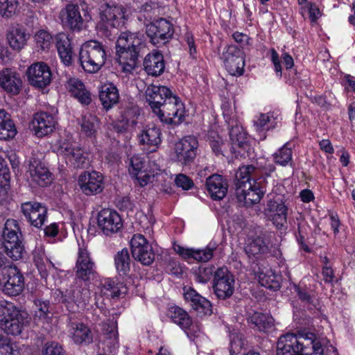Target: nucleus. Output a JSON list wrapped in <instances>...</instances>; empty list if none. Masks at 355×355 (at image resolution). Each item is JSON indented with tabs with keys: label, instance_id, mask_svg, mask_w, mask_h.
Segmentation results:
<instances>
[{
	"label": "nucleus",
	"instance_id": "nucleus-1",
	"mask_svg": "<svg viewBox=\"0 0 355 355\" xmlns=\"http://www.w3.org/2000/svg\"><path fill=\"white\" fill-rule=\"evenodd\" d=\"M262 172L253 165L239 168L234 180L236 196L245 206L259 202L266 190Z\"/></svg>",
	"mask_w": 355,
	"mask_h": 355
},
{
	"label": "nucleus",
	"instance_id": "nucleus-2",
	"mask_svg": "<svg viewBox=\"0 0 355 355\" xmlns=\"http://www.w3.org/2000/svg\"><path fill=\"white\" fill-rule=\"evenodd\" d=\"M277 355H323V348L315 334H287L279 337Z\"/></svg>",
	"mask_w": 355,
	"mask_h": 355
},
{
	"label": "nucleus",
	"instance_id": "nucleus-3",
	"mask_svg": "<svg viewBox=\"0 0 355 355\" xmlns=\"http://www.w3.org/2000/svg\"><path fill=\"white\" fill-rule=\"evenodd\" d=\"M142 46L143 40L138 33L120 34L116 44V60L123 71L130 73L135 69Z\"/></svg>",
	"mask_w": 355,
	"mask_h": 355
},
{
	"label": "nucleus",
	"instance_id": "nucleus-4",
	"mask_svg": "<svg viewBox=\"0 0 355 355\" xmlns=\"http://www.w3.org/2000/svg\"><path fill=\"white\" fill-rule=\"evenodd\" d=\"M1 248L6 249V254L13 260L23 258L26 250L22 241V234L18 222L8 219L2 233Z\"/></svg>",
	"mask_w": 355,
	"mask_h": 355
},
{
	"label": "nucleus",
	"instance_id": "nucleus-5",
	"mask_svg": "<svg viewBox=\"0 0 355 355\" xmlns=\"http://www.w3.org/2000/svg\"><path fill=\"white\" fill-rule=\"evenodd\" d=\"M106 59L105 51L97 41H88L80 47L79 60L83 69L88 73L98 71L105 64Z\"/></svg>",
	"mask_w": 355,
	"mask_h": 355
},
{
	"label": "nucleus",
	"instance_id": "nucleus-6",
	"mask_svg": "<svg viewBox=\"0 0 355 355\" xmlns=\"http://www.w3.org/2000/svg\"><path fill=\"white\" fill-rule=\"evenodd\" d=\"M129 16L128 8L119 4L103 3L99 8L98 27L108 30L122 26Z\"/></svg>",
	"mask_w": 355,
	"mask_h": 355
},
{
	"label": "nucleus",
	"instance_id": "nucleus-7",
	"mask_svg": "<svg viewBox=\"0 0 355 355\" xmlns=\"http://www.w3.org/2000/svg\"><path fill=\"white\" fill-rule=\"evenodd\" d=\"M24 326V318L17 307L11 302H0V327L8 334L17 336L21 334Z\"/></svg>",
	"mask_w": 355,
	"mask_h": 355
},
{
	"label": "nucleus",
	"instance_id": "nucleus-8",
	"mask_svg": "<svg viewBox=\"0 0 355 355\" xmlns=\"http://www.w3.org/2000/svg\"><path fill=\"white\" fill-rule=\"evenodd\" d=\"M0 286L9 296H17L24 291V278L15 266L10 264L0 268Z\"/></svg>",
	"mask_w": 355,
	"mask_h": 355
},
{
	"label": "nucleus",
	"instance_id": "nucleus-9",
	"mask_svg": "<svg viewBox=\"0 0 355 355\" xmlns=\"http://www.w3.org/2000/svg\"><path fill=\"white\" fill-rule=\"evenodd\" d=\"M185 109L184 104L176 95H169L166 97L162 110H158V118L162 122L167 124L178 125L184 117Z\"/></svg>",
	"mask_w": 355,
	"mask_h": 355
},
{
	"label": "nucleus",
	"instance_id": "nucleus-10",
	"mask_svg": "<svg viewBox=\"0 0 355 355\" xmlns=\"http://www.w3.org/2000/svg\"><path fill=\"white\" fill-rule=\"evenodd\" d=\"M55 151L64 156L67 162L75 168H85L89 165L83 151L69 139H60L54 145Z\"/></svg>",
	"mask_w": 355,
	"mask_h": 355
},
{
	"label": "nucleus",
	"instance_id": "nucleus-11",
	"mask_svg": "<svg viewBox=\"0 0 355 355\" xmlns=\"http://www.w3.org/2000/svg\"><path fill=\"white\" fill-rule=\"evenodd\" d=\"M59 293L61 295V302L71 313L83 310L91 297L90 291L87 288H71L64 292L59 291Z\"/></svg>",
	"mask_w": 355,
	"mask_h": 355
},
{
	"label": "nucleus",
	"instance_id": "nucleus-12",
	"mask_svg": "<svg viewBox=\"0 0 355 355\" xmlns=\"http://www.w3.org/2000/svg\"><path fill=\"white\" fill-rule=\"evenodd\" d=\"M234 276L225 267L219 268L214 275L213 288L218 298L225 300L231 297L234 290Z\"/></svg>",
	"mask_w": 355,
	"mask_h": 355
},
{
	"label": "nucleus",
	"instance_id": "nucleus-13",
	"mask_svg": "<svg viewBox=\"0 0 355 355\" xmlns=\"http://www.w3.org/2000/svg\"><path fill=\"white\" fill-rule=\"evenodd\" d=\"M146 32L150 42L157 46L164 44L173 34L172 24L164 19H159L146 26Z\"/></svg>",
	"mask_w": 355,
	"mask_h": 355
},
{
	"label": "nucleus",
	"instance_id": "nucleus-14",
	"mask_svg": "<svg viewBox=\"0 0 355 355\" xmlns=\"http://www.w3.org/2000/svg\"><path fill=\"white\" fill-rule=\"evenodd\" d=\"M97 225L105 235L110 236L121 230L123 222L120 215L115 210L103 209L98 214Z\"/></svg>",
	"mask_w": 355,
	"mask_h": 355
},
{
	"label": "nucleus",
	"instance_id": "nucleus-15",
	"mask_svg": "<svg viewBox=\"0 0 355 355\" xmlns=\"http://www.w3.org/2000/svg\"><path fill=\"white\" fill-rule=\"evenodd\" d=\"M198 143L193 136H187L175 145V159L182 165L191 163L196 156Z\"/></svg>",
	"mask_w": 355,
	"mask_h": 355
},
{
	"label": "nucleus",
	"instance_id": "nucleus-16",
	"mask_svg": "<svg viewBox=\"0 0 355 355\" xmlns=\"http://www.w3.org/2000/svg\"><path fill=\"white\" fill-rule=\"evenodd\" d=\"M78 183L81 191L86 196L98 194L104 188L102 174L95 171L83 172L78 177Z\"/></svg>",
	"mask_w": 355,
	"mask_h": 355
},
{
	"label": "nucleus",
	"instance_id": "nucleus-17",
	"mask_svg": "<svg viewBox=\"0 0 355 355\" xmlns=\"http://www.w3.org/2000/svg\"><path fill=\"white\" fill-rule=\"evenodd\" d=\"M31 180L40 187H46L52 181L51 174L36 154L32 153L28 160V170Z\"/></svg>",
	"mask_w": 355,
	"mask_h": 355
},
{
	"label": "nucleus",
	"instance_id": "nucleus-18",
	"mask_svg": "<svg viewBox=\"0 0 355 355\" xmlns=\"http://www.w3.org/2000/svg\"><path fill=\"white\" fill-rule=\"evenodd\" d=\"M74 270L76 278L78 280L87 282L94 277L96 266L87 250L79 248Z\"/></svg>",
	"mask_w": 355,
	"mask_h": 355
},
{
	"label": "nucleus",
	"instance_id": "nucleus-19",
	"mask_svg": "<svg viewBox=\"0 0 355 355\" xmlns=\"http://www.w3.org/2000/svg\"><path fill=\"white\" fill-rule=\"evenodd\" d=\"M27 78L30 85L35 87L44 88L51 81V72L44 62L31 64L27 69Z\"/></svg>",
	"mask_w": 355,
	"mask_h": 355
},
{
	"label": "nucleus",
	"instance_id": "nucleus-20",
	"mask_svg": "<svg viewBox=\"0 0 355 355\" xmlns=\"http://www.w3.org/2000/svg\"><path fill=\"white\" fill-rule=\"evenodd\" d=\"M225 67L233 76H241L243 73L244 58L243 52L235 46H229L223 53Z\"/></svg>",
	"mask_w": 355,
	"mask_h": 355
},
{
	"label": "nucleus",
	"instance_id": "nucleus-21",
	"mask_svg": "<svg viewBox=\"0 0 355 355\" xmlns=\"http://www.w3.org/2000/svg\"><path fill=\"white\" fill-rule=\"evenodd\" d=\"M21 211L31 225L40 228L46 218L47 209L37 202H26L21 204Z\"/></svg>",
	"mask_w": 355,
	"mask_h": 355
},
{
	"label": "nucleus",
	"instance_id": "nucleus-22",
	"mask_svg": "<svg viewBox=\"0 0 355 355\" xmlns=\"http://www.w3.org/2000/svg\"><path fill=\"white\" fill-rule=\"evenodd\" d=\"M54 117L44 112L34 114L31 122V130L37 137H43L53 132L55 126Z\"/></svg>",
	"mask_w": 355,
	"mask_h": 355
},
{
	"label": "nucleus",
	"instance_id": "nucleus-23",
	"mask_svg": "<svg viewBox=\"0 0 355 355\" xmlns=\"http://www.w3.org/2000/svg\"><path fill=\"white\" fill-rule=\"evenodd\" d=\"M173 249L177 254L184 259H193L197 261L206 262L213 257L216 245L210 243L205 248L199 250L186 248L179 245H175Z\"/></svg>",
	"mask_w": 355,
	"mask_h": 355
},
{
	"label": "nucleus",
	"instance_id": "nucleus-24",
	"mask_svg": "<svg viewBox=\"0 0 355 355\" xmlns=\"http://www.w3.org/2000/svg\"><path fill=\"white\" fill-rule=\"evenodd\" d=\"M59 18L64 26L71 29L80 31L83 26V19L79 8L73 4H68L62 8Z\"/></svg>",
	"mask_w": 355,
	"mask_h": 355
},
{
	"label": "nucleus",
	"instance_id": "nucleus-25",
	"mask_svg": "<svg viewBox=\"0 0 355 355\" xmlns=\"http://www.w3.org/2000/svg\"><path fill=\"white\" fill-rule=\"evenodd\" d=\"M184 299L200 316L209 315L212 313L211 304L209 300L198 294L193 288H188L184 293Z\"/></svg>",
	"mask_w": 355,
	"mask_h": 355
},
{
	"label": "nucleus",
	"instance_id": "nucleus-26",
	"mask_svg": "<svg viewBox=\"0 0 355 355\" xmlns=\"http://www.w3.org/2000/svg\"><path fill=\"white\" fill-rule=\"evenodd\" d=\"M206 187L214 200H222L227 193L228 184L223 176L214 174L206 180Z\"/></svg>",
	"mask_w": 355,
	"mask_h": 355
},
{
	"label": "nucleus",
	"instance_id": "nucleus-27",
	"mask_svg": "<svg viewBox=\"0 0 355 355\" xmlns=\"http://www.w3.org/2000/svg\"><path fill=\"white\" fill-rule=\"evenodd\" d=\"M268 210L273 224L277 228H282L287 223L288 207L282 201L270 200Z\"/></svg>",
	"mask_w": 355,
	"mask_h": 355
},
{
	"label": "nucleus",
	"instance_id": "nucleus-28",
	"mask_svg": "<svg viewBox=\"0 0 355 355\" xmlns=\"http://www.w3.org/2000/svg\"><path fill=\"white\" fill-rule=\"evenodd\" d=\"M29 35L19 25L11 26L7 31L6 39L10 46L15 51L21 50L27 43Z\"/></svg>",
	"mask_w": 355,
	"mask_h": 355
},
{
	"label": "nucleus",
	"instance_id": "nucleus-29",
	"mask_svg": "<svg viewBox=\"0 0 355 355\" xmlns=\"http://www.w3.org/2000/svg\"><path fill=\"white\" fill-rule=\"evenodd\" d=\"M144 67L148 75L154 76L160 75L165 68L163 55L157 51L148 53L144 59Z\"/></svg>",
	"mask_w": 355,
	"mask_h": 355
},
{
	"label": "nucleus",
	"instance_id": "nucleus-30",
	"mask_svg": "<svg viewBox=\"0 0 355 355\" xmlns=\"http://www.w3.org/2000/svg\"><path fill=\"white\" fill-rule=\"evenodd\" d=\"M23 80L21 74L15 69L5 67L0 70L1 89H21Z\"/></svg>",
	"mask_w": 355,
	"mask_h": 355
},
{
	"label": "nucleus",
	"instance_id": "nucleus-31",
	"mask_svg": "<svg viewBox=\"0 0 355 355\" xmlns=\"http://www.w3.org/2000/svg\"><path fill=\"white\" fill-rule=\"evenodd\" d=\"M99 289L102 295L107 297H119L125 295L128 288L123 283L116 282L111 278H103L101 280Z\"/></svg>",
	"mask_w": 355,
	"mask_h": 355
},
{
	"label": "nucleus",
	"instance_id": "nucleus-32",
	"mask_svg": "<svg viewBox=\"0 0 355 355\" xmlns=\"http://www.w3.org/2000/svg\"><path fill=\"white\" fill-rule=\"evenodd\" d=\"M160 135L161 132L159 128L154 125L148 127L140 134L139 142L143 145L148 146V148L146 150L149 152H155L161 142Z\"/></svg>",
	"mask_w": 355,
	"mask_h": 355
},
{
	"label": "nucleus",
	"instance_id": "nucleus-33",
	"mask_svg": "<svg viewBox=\"0 0 355 355\" xmlns=\"http://www.w3.org/2000/svg\"><path fill=\"white\" fill-rule=\"evenodd\" d=\"M55 40L60 60L64 65H71L73 62V52L68 37L64 33H60L57 35Z\"/></svg>",
	"mask_w": 355,
	"mask_h": 355
},
{
	"label": "nucleus",
	"instance_id": "nucleus-34",
	"mask_svg": "<svg viewBox=\"0 0 355 355\" xmlns=\"http://www.w3.org/2000/svg\"><path fill=\"white\" fill-rule=\"evenodd\" d=\"M17 128L10 114L5 110L0 109V139H12L17 135Z\"/></svg>",
	"mask_w": 355,
	"mask_h": 355
},
{
	"label": "nucleus",
	"instance_id": "nucleus-35",
	"mask_svg": "<svg viewBox=\"0 0 355 355\" xmlns=\"http://www.w3.org/2000/svg\"><path fill=\"white\" fill-rule=\"evenodd\" d=\"M171 90H146V97L153 112L158 116V110L164 105L166 97L172 95Z\"/></svg>",
	"mask_w": 355,
	"mask_h": 355
},
{
	"label": "nucleus",
	"instance_id": "nucleus-36",
	"mask_svg": "<svg viewBox=\"0 0 355 355\" xmlns=\"http://www.w3.org/2000/svg\"><path fill=\"white\" fill-rule=\"evenodd\" d=\"M33 259L41 277L46 278L48 276L49 270L54 267V265L50 261L46 254L43 248H36L33 252Z\"/></svg>",
	"mask_w": 355,
	"mask_h": 355
},
{
	"label": "nucleus",
	"instance_id": "nucleus-37",
	"mask_svg": "<svg viewBox=\"0 0 355 355\" xmlns=\"http://www.w3.org/2000/svg\"><path fill=\"white\" fill-rule=\"evenodd\" d=\"M247 320L252 328H257L260 331H265L273 325V319L271 317L257 311L250 313Z\"/></svg>",
	"mask_w": 355,
	"mask_h": 355
},
{
	"label": "nucleus",
	"instance_id": "nucleus-38",
	"mask_svg": "<svg viewBox=\"0 0 355 355\" xmlns=\"http://www.w3.org/2000/svg\"><path fill=\"white\" fill-rule=\"evenodd\" d=\"M70 334L73 340L78 344H89L93 340L91 331L83 323L72 324Z\"/></svg>",
	"mask_w": 355,
	"mask_h": 355
},
{
	"label": "nucleus",
	"instance_id": "nucleus-39",
	"mask_svg": "<svg viewBox=\"0 0 355 355\" xmlns=\"http://www.w3.org/2000/svg\"><path fill=\"white\" fill-rule=\"evenodd\" d=\"M245 250L250 257H258L268 252V243L265 236H259L252 239L248 243Z\"/></svg>",
	"mask_w": 355,
	"mask_h": 355
},
{
	"label": "nucleus",
	"instance_id": "nucleus-40",
	"mask_svg": "<svg viewBox=\"0 0 355 355\" xmlns=\"http://www.w3.org/2000/svg\"><path fill=\"white\" fill-rule=\"evenodd\" d=\"M168 315L173 322L182 329L186 330L191 325V319L188 313L179 306H171L168 309Z\"/></svg>",
	"mask_w": 355,
	"mask_h": 355
},
{
	"label": "nucleus",
	"instance_id": "nucleus-41",
	"mask_svg": "<svg viewBox=\"0 0 355 355\" xmlns=\"http://www.w3.org/2000/svg\"><path fill=\"white\" fill-rule=\"evenodd\" d=\"M254 126L257 132H262L276 128L277 121L272 112L260 113L254 121Z\"/></svg>",
	"mask_w": 355,
	"mask_h": 355
},
{
	"label": "nucleus",
	"instance_id": "nucleus-42",
	"mask_svg": "<svg viewBox=\"0 0 355 355\" xmlns=\"http://www.w3.org/2000/svg\"><path fill=\"white\" fill-rule=\"evenodd\" d=\"M114 265L120 275H126L130 270V257L128 250L123 248L114 255Z\"/></svg>",
	"mask_w": 355,
	"mask_h": 355
},
{
	"label": "nucleus",
	"instance_id": "nucleus-43",
	"mask_svg": "<svg viewBox=\"0 0 355 355\" xmlns=\"http://www.w3.org/2000/svg\"><path fill=\"white\" fill-rule=\"evenodd\" d=\"M150 157H142L139 155L132 156L130 159L129 172L134 177L144 173L145 169L149 168Z\"/></svg>",
	"mask_w": 355,
	"mask_h": 355
},
{
	"label": "nucleus",
	"instance_id": "nucleus-44",
	"mask_svg": "<svg viewBox=\"0 0 355 355\" xmlns=\"http://www.w3.org/2000/svg\"><path fill=\"white\" fill-rule=\"evenodd\" d=\"M274 162L280 166H286L293 165V152L288 144H284L273 154Z\"/></svg>",
	"mask_w": 355,
	"mask_h": 355
},
{
	"label": "nucleus",
	"instance_id": "nucleus-45",
	"mask_svg": "<svg viewBox=\"0 0 355 355\" xmlns=\"http://www.w3.org/2000/svg\"><path fill=\"white\" fill-rule=\"evenodd\" d=\"M230 137L233 148H245L248 146V137L241 128L237 125L230 129Z\"/></svg>",
	"mask_w": 355,
	"mask_h": 355
},
{
	"label": "nucleus",
	"instance_id": "nucleus-46",
	"mask_svg": "<svg viewBox=\"0 0 355 355\" xmlns=\"http://www.w3.org/2000/svg\"><path fill=\"white\" fill-rule=\"evenodd\" d=\"M35 40L37 48L42 51H47L53 44L51 35L44 30H40L35 33Z\"/></svg>",
	"mask_w": 355,
	"mask_h": 355
},
{
	"label": "nucleus",
	"instance_id": "nucleus-47",
	"mask_svg": "<svg viewBox=\"0 0 355 355\" xmlns=\"http://www.w3.org/2000/svg\"><path fill=\"white\" fill-rule=\"evenodd\" d=\"M160 170L159 165L153 161V164L149 163V168L148 169H145V172L144 173L135 177L138 180L139 184L141 187H144L147 185L149 182H151L155 175L157 174V171Z\"/></svg>",
	"mask_w": 355,
	"mask_h": 355
},
{
	"label": "nucleus",
	"instance_id": "nucleus-48",
	"mask_svg": "<svg viewBox=\"0 0 355 355\" xmlns=\"http://www.w3.org/2000/svg\"><path fill=\"white\" fill-rule=\"evenodd\" d=\"M214 266H200L193 270L194 280L200 284L207 283L215 273Z\"/></svg>",
	"mask_w": 355,
	"mask_h": 355
},
{
	"label": "nucleus",
	"instance_id": "nucleus-49",
	"mask_svg": "<svg viewBox=\"0 0 355 355\" xmlns=\"http://www.w3.org/2000/svg\"><path fill=\"white\" fill-rule=\"evenodd\" d=\"M99 98L103 107L109 110L119 102L118 90H101Z\"/></svg>",
	"mask_w": 355,
	"mask_h": 355
},
{
	"label": "nucleus",
	"instance_id": "nucleus-50",
	"mask_svg": "<svg viewBox=\"0 0 355 355\" xmlns=\"http://www.w3.org/2000/svg\"><path fill=\"white\" fill-rule=\"evenodd\" d=\"M10 175L5 161L0 158V198L5 196L10 188Z\"/></svg>",
	"mask_w": 355,
	"mask_h": 355
},
{
	"label": "nucleus",
	"instance_id": "nucleus-51",
	"mask_svg": "<svg viewBox=\"0 0 355 355\" xmlns=\"http://www.w3.org/2000/svg\"><path fill=\"white\" fill-rule=\"evenodd\" d=\"M140 115L138 106L132 105L121 112V121L127 125L134 126L137 123V118Z\"/></svg>",
	"mask_w": 355,
	"mask_h": 355
},
{
	"label": "nucleus",
	"instance_id": "nucleus-52",
	"mask_svg": "<svg viewBox=\"0 0 355 355\" xmlns=\"http://www.w3.org/2000/svg\"><path fill=\"white\" fill-rule=\"evenodd\" d=\"M97 119L92 114H85L83 115L80 125L82 131L87 136H92L96 132V125Z\"/></svg>",
	"mask_w": 355,
	"mask_h": 355
},
{
	"label": "nucleus",
	"instance_id": "nucleus-53",
	"mask_svg": "<svg viewBox=\"0 0 355 355\" xmlns=\"http://www.w3.org/2000/svg\"><path fill=\"white\" fill-rule=\"evenodd\" d=\"M135 260L145 266L150 265L155 260V254L152 246H146V248L141 249L139 254H132Z\"/></svg>",
	"mask_w": 355,
	"mask_h": 355
},
{
	"label": "nucleus",
	"instance_id": "nucleus-54",
	"mask_svg": "<svg viewBox=\"0 0 355 355\" xmlns=\"http://www.w3.org/2000/svg\"><path fill=\"white\" fill-rule=\"evenodd\" d=\"M19 3L17 0H0V14L10 17L17 12Z\"/></svg>",
	"mask_w": 355,
	"mask_h": 355
},
{
	"label": "nucleus",
	"instance_id": "nucleus-55",
	"mask_svg": "<svg viewBox=\"0 0 355 355\" xmlns=\"http://www.w3.org/2000/svg\"><path fill=\"white\" fill-rule=\"evenodd\" d=\"M245 346V340L243 336L239 334L233 333L230 335V355H236L241 352Z\"/></svg>",
	"mask_w": 355,
	"mask_h": 355
},
{
	"label": "nucleus",
	"instance_id": "nucleus-56",
	"mask_svg": "<svg viewBox=\"0 0 355 355\" xmlns=\"http://www.w3.org/2000/svg\"><path fill=\"white\" fill-rule=\"evenodd\" d=\"M276 278L277 277L272 270H269L266 273L261 272L259 275V283L261 286L268 288H275L279 286Z\"/></svg>",
	"mask_w": 355,
	"mask_h": 355
},
{
	"label": "nucleus",
	"instance_id": "nucleus-57",
	"mask_svg": "<svg viewBox=\"0 0 355 355\" xmlns=\"http://www.w3.org/2000/svg\"><path fill=\"white\" fill-rule=\"evenodd\" d=\"M294 291L303 303L306 304H312L313 303L314 295L311 289H309L306 286L295 285Z\"/></svg>",
	"mask_w": 355,
	"mask_h": 355
},
{
	"label": "nucleus",
	"instance_id": "nucleus-58",
	"mask_svg": "<svg viewBox=\"0 0 355 355\" xmlns=\"http://www.w3.org/2000/svg\"><path fill=\"white\" fill-rule=\"evenodd\" d=\"M130 246L132 254H139L141 249L146 248V246H151L147 239L140 234H135L131 241Z\"/></svg>",
	"mask_w": 355,
	"mask_h": 355
},
{
	"label": "nucleus",
	"instance_id": "nucleus-59",
	"mask_svg": "<svg viewBox=\"0 0 355 355\" xmlns=\"http://www.w3.org/2000/svg\"><path fill=\"white\" fill-rule=\"evenodd\" d=\"M310 230L309 226L306 223H298L297 232L296 237L300 248L305 252H309V248L306 244L305 241L308 235V232Z\"/></svg>",
	"mask_w": 355,
	"mask_h": 355
},
{
	"label": "nucleus",
	"instance_id": "nucleus-60",
	"mask_svg": "<svg viewBox=\"0 0 355 355\" xmlns=\"http://www.w3.org/2000/svg\"><path fill=\"white\" fill-rule=\"evenodd\" d=\"M34 305L35 317L41 320L46 319L51 312L49 302L37 300L35 301Z\"/></svg>",
	"mask_w": 355,
	"mask_h": 355
},
{
	"label": "nucleus",
	"instance_id": "nucleus-61",
	"mask_svg": "<svg viewBox=\"0 0 355 355\" xmlns=\"http://www.w3.org/2000/svg\"><path fill=\"white\" fill-rule=\"evenodd\" d=\"M0 355H19L17 346L6 337L0 343Z\"/></svg>",
	"mask_w": 355,
	"mask_h": 355
},
{
	"label": "nucleus",
	"instance_id": "nucleus-62",
	"mask_svg": "<svg viewBox=\"0 0 355 355\" xmlns=\"http://www.w3.org/2000/svg\"><path fill=\"white\" fill-rule=\"evenodd\" d=\"M71 96L82 105H87L92 101V96L89 90H69Z\"/></svg>",
	"mask_w": 355,
	"mask_h": 355
},
{
	"label": "nucleus",
	"instance_id": "nucleus-63",
	"mask_svg": "<svg viewBox=\"0 0 355 355\" xmlns=\"http://www.w3.org/2000/svg\"><path fill=\"white\" fill-rule=\"evenodd\" d=\"M43 355H65V354L58 343L53 342L46 345Z\"/></svg>",
	"mask_w": 355,
	"mask_h": 355
},
{
	"label": "nucleus",
	"instance_id": "nucleus-64",
	"mask_svg": "<svg viewBox=\"0 0 355 355\" xmlns=\"http://www.w3.org/2000/svg\"><path fill=\"white\" fill-rule=\"evenodd\" d=\"M175 184L184 190H189L193 186V181L184 174H178L175 178Z\"/></svg>",
	"mask_w": 355,
	"mask_h": 355
}]
</instances>
